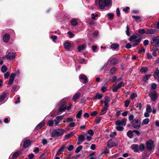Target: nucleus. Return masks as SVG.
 <instances>
[{
  "mask_svg": "<svg viewBox=\"0 0 159 159\" xmlns=\"http://www.w3.org/2000/svg\"><path fill=\"white\" fill-rule=\"evenodd\" d=\"M95 2L96 5L98 4L101 9H104L105 7L109 6L111 2L110 0H95Z\"/></svg>",
  "mask_w": 159,
  "mask_h": 159,
  "instance_id": "nucleus-1",
  "label": "nucleus"
},
{
  "mask_svg": "<svg viewBox=\"0 0 159 159\" xmlns=\"http://www.w3.org/2000/svg\"><path fill=\"white\" fill-rule=\"evenodd\" d=\"M64 130L62 129H57L52 132L51 136L56 139L61 138L63 135Z\"/></svg>",
  "mask_w": 159,
  "mask_h": 159,
  "instance_id": "nucleus-2",
  "label": "nucleus"
},
{
  "mask_svg": "<svg viewBox=\"0 0 159 159\" xmlns=\"http://www.w3.org/2000/svg\"><path fill=\"white\" fill-rule=\"evenodd\" d=\"M60 104L61 105L60 108L58 110V112L59 113L61 112L64 111L66 110H69L70 109L71 107V106L70 105L68 106L66 105L64 106L65 104V102L64 100H62L61 101Z\"/></svg>",
  "mask_w": 159,
  "mask_h": 159,
  "instance_id": "nucleus-3",
  "label": "nucleus"
},
{
  "mask_svg": "<svg viewBox=\"0 0 159 159\" xmlns=\"http://www.w3.org/2000/svg\"><path fill=\"white\" fill-rule=\"evenodd\" d=\"M141 121L138 119L134 120L131 122L132 127L135 129H138L141 127Z\"/></svg>",
  "mask_w": 159,
  "mask_h": 159,
  "instance_id": "nucleus-4",
  "label": "nucleus"
},
{
  "mask_svg": "<svg viewBox=\"0 0 159 159\" xmlns=\"http://www.w3.org/2000/svg\"><path fill=\"white\" fill-rule=\"evenodd\" d=\"M151 43L153 46L159 47V36L153 37L151 40Z\"/></svg>",
  "mask_w": 159,
  "mask_h": 159,
  "instance_id": "nucleus-5",
  "label": "nucleus"
},
{
  "mask_svg": "<svg viewBox=\"0 0 159 159\" xmlns=\"http://www.w3.org/2000/svg\"><path fill=\"white\" fill-rule=\"evenodd\" d=\"M146 148L149 152L151 151L154 148L153 142L150 140L146 143Z\"/></svg>",
  "mask_w": 159,
  "mask_h": 159,
  "instance_id": "nucleus-6",
  "label": "nucleus"
},
{
  "mask_svg": "<svg viewBox=\"0 0 159 159\" xmlns=\"http://www.w3.org/2000/svg\"><path fill=\"white\" fill-rule=\"evenodd\" d=\"M127 119L125 118H123L121 120H117L115 122L116 125L125 126L126 123Z\"/></svg>",
  "mask_w": 159,
  "mask_h": 159,
  "instance_id": "nucleus-7",
  "label": "nucleus"
},
{
  "mask_svg": "<svg viewBox=\"0 0 159 159\" xmlns=\"http://www.w3.org/2000/svg\"><path fill=\"white\" fill-rule=\"evenodd\" d=\"M118 142L117 140H113L112 139L109 140L107 143V145L109 148H111L117 145Z\"/></svg>",
  "mask_w": 159,
  "mask_h": 159,
  "instance_id": "nucleus-8",
  "label": "nucleus"
},
{
  "mask_svg": "<svg viewBox=\"0 0 159 159\" xmlns=\"http://www.w3.org/2000/svg\"><path fill=\"white\" fill-rule=\"evenodd\" d=\"M63 116H57L56 117V119L54 120V124L55 126H57L60 123V121L62 120Z\"/></svg>",
  "mask_w": 159,
  "mask_h": 159,
  "instance_id": "nucleus-9",
  "label": "nucleus"
},
{
  "mask_svg": "<svg viewBox=\"0 0 159 159\" xmlns=\"http://www.w3.org/2000/svg\"><path fill=\"white\" fill-rule=\"evenodd\" d=\"M15 57V56L13 52H9L7 56L4 57V58H6L7 59L10 60L14 58Z\"/></svg>",
  "mask_w": 159,
  "mask_h": 159,
  "instance_id": "nucleus-10",
  "label": "nucleus"
},
{
  "mask_svg": "<svg viewBox=\"0 0 159 159\" xmlns=\"http://www.w3.org/2000/svg\"><path fill=\"white\" fill-rule=\"evenodd\" d=\"M152 100L155 101L157 98V93L155 92H151L149 94Z\"/></svg>",
  "mask_w": 159,
  "mask_h": 159,
  "instance_id": "nucleus-11",
  "label": "nucleus"
},
{
  "mask_svg": "<svg viewBox=\"0 0 159 159\" xmlns=\"http://www.w3.org/2000/svg\"><path fill=\"white\" fill-rule=\"evenodd\" d=\"M31 142L29 139H27L23 142V147L24 148H28L31 144Z\"/></svg>",
  "mask_w": 159,
  "mask_h": 159,
  "instance_id": "nucleus-12",
  "label": "nucleus"
},
{
  "mask_svg": "<svg viewBox=\"0 0 159 159\" xmlns=\"http://www.w3.org/2000/svg\"><path fill=\"white\" fill-rule=\"evenodd\" d=\"M80 79L81 80L84 81V82H83V83L84 84H85L88 81L87 76L85 75H80Z\"/></svg>",
  "mask_w": 159,
  "mask_h": 159,
  "instance_id": "nucleus-13",
  "label": "nucleus"
},
{
  "mask_svg": "<svg viewBox=\"0 0 159 159\" xmlns=\"http://www.w3.org/2000/svg\"><path fill=\"white\" fill-rule=\"evenodd\" d=\"M15 75L14 74H11L10 75V78L8 84H12L14 80Z\"/></svg>",
  "mask_w": 159,
  "mask_h": 159,
  "instance_id": "nucleus-14",
  "label": "nucleus"
},
{
  "mask_svg": "<svg viewBox=\"0 0 159 159\" xmlns=\"http://www.w3.org/2000/svg\"><path fill=\"white\" fill-rule=\"evenodd\" d=\"M132 148L134 152H138L139 151V145L137 144H133Z\"/></svg>",
  "mask_w": 159,
  "mask_h": 159,
  "instance_id": "nucleus-15",
  "label": "nucleus"
},
{
  "mask_svg": "<svg viewBox=\"0 0 159 159\" xmlns=\"http://www.w3.org/2000/svg\"><path fill=\"white\" fill-rule=\"evenodd\" d=\"M138 36L137 34H133L130 36L129 38V40L130 41H133L134 43V41L137 39Z\"/></svg>",
  "mask_w": 159,
  "mask_h": 159,
  "instance_id": "nucleus-16",
  "label": "nucleus"
},
{
  "mask_svg": "<svg viewBox=\"0 0 159 159\" xmlns=\"http://www.w3.org/2000/svg\"><path fill=\"white\" fill-rule=\"evenodd\" d=\"M10 39V35L7 34H5L3 36V40L4 42L7 43Z\"/></svg>",
  "mask_w": 159,
  "mask_h": 159,
  "instance_id": "nucleus-17",
  "label": "nucleus"
},
{
  "mask_svg": "<svg viewBox=\"0 0 159 159\" xmlns=\"http://www.w3.org/2000/svg\"><path fill=\"white\" fill-rule=\"evenodd\" d=\"M141 38H139L137 39L136 40L134 41V43L133 44V47H135L138 45L140 42H141Z\"/></svg>",
  "mask_w": 159,
  "mask_h": 159,
  "instance_id": "nucleus-18",
  "label": "nucleus"
},
{
  "mask_svg": "<svg viewBox=\"0 0 159 159\" xmlns=\"http://www.w3.org/2000/svg\"><path fill=\"white\" fill-rule=\"evenodd\" d=\"M64 46L65 48L67 50H69L71 47V44L69 42H66L64 43Z\"/></svg>",
  "mask_w": 159,
  "mask_h": 159,
  "instance_id": "nucleus-19",
  "label": "nucleus"
},
{
  "mask_svg": "<svg viewBox=\"0 0 159 159\" xmlns=\"http://www.w3.org/2000/svg\"><path fill=\"white\" fill-rule=\"evenodd\" d=\"M86 47L85 44H84L78 46V51L80 52L81 50H84Z\"/></svg>",
  "mask_w": 159,
  "mask_h": 159,
  "instance_id": "nucleus-20",
  "label": "nucleus"
},
{
  "mask_svg": "<svg viewBox=\"0 0 159 159\" xmlns=\"http://www.w3.org/2000/svg\"><path fill=\"white\" fill-rule=\"evenodd\" d=\"M45 124V123L44 122H43L42 123H39L35 127V129L38 130L40 128H41Z\"/></svg>",
  "mask_w": 159,
  "mask_h": 159,
  "instance_id": "nucleus-21",
  "label": "nucleus"
},
{
  "mask_svg": "<svg viewBox=\"0 0 159 159\" xmlns=\"http://www.w3.org/2000/svg\"><path fill=\"white\" fill-rule=\"evenodd\" d=\"M149 121L150 120L149 119L146 118L143 120L141 125H146L149 122Z\"/></svg>",
  "mask_w": 159,
  "mask_h": 159,
  "instance_id": "nucleus-22",
  "label": "nucleus"
},
{
  "mask_svg": "<svg viewBox=\"0 0 159 159\" xmlns=\"http://www.w3.org/2000/svg\"><path fill=\"white\" fill-rule=\"evenodd\" d=\"M156 30L155 29H150L147 30L146 32V34H153L156 32Z\"/></svg>",
  "mask_w": 159,
  "mask_h": 159,
  "instance_id": "nucleus-23",
  "label": "nucleus"
},
{
  "mask_svg": "<svg viewBox=\"0 0 159 159\" xmlns=\"http://www.w3.org/2000/svg\"><path fill=\"white\" fill-rule=\"evenodd\" d=\"M80 95V93H76L73 97V100L75 102L76 101V99L79 97Z\"/></svg>",
  "mask_w": 159,
  "mask_h": 159,
  "instance_id": "nucleus-24",
  "label": "nucleus"
},
{
  "mask_svg": "<svg viewBox=\"0 0 159 159\" xmlns=\"http://www.w3.org/2000/svg\"><path fill=\"white\" fill-rule=\"evenodd\" d=\"M145 147L144 144L143 143H140L139 146V150L143 152L145 150Z\"/></svg>",
  "mask_w": 159,
  "mask_h": 159,
  "instance_id": "nucleus-25",
  "label": "nucleus"
},
{
  "mask_svg": "<svg viewBox=\"0 0 159 159\" xmlns=\"http://www.w3.org/2000/svg\"><path fill=\"white\" fill-rule=\"evenodd\" d=\"M64 148L65 147L64 146L61 147L58 150L57 152L56 155H58L60 154L62 152H63Z\"/></svg>",
  "mask_w": 159,
  "mask_h": 159,
  "instance_id": "nucleus-26",
  "label": "nucleus"
},
{
  "mask_svg": "<svg viewBox=\"0 0 159 159\" xmlns=\"http://www.w3.org/2000/svg\"><path fill=\"white\" fill-rule=\"evenodd\" d=\"M71 24L73 26H75L77 25L78 24V22L77 21V20L76 19H73L71 20Z\"/></svg>",
  "mask_w": 159,
  "mask_h": 159,
  "instance_id": "nucleus-27",
  "label": "nucleus"
},
{
  "mask_svg": "<svg viewBox=\"0 0 159 159\" xmlns=\"http://www.w3.org/2000/svg\"><path fill=\"white\" fill-rule=\"evenodd\" d=\"M133 131L132 130H129L127 133V136L130 138H132L133 137Z\"/></svg>",
  "mask_w": 159,
  "mask_h": 159,
  "instance_id": "nucleus-28",
  "label": "nucleus"
},
{
  "mask_svg": "<svg viewBox=\"0 0 159 159\" xmlns=\"http://www.w3.org/2000/svg\"><path fill=\"white\" fill-rule=\"evenodd\" d=\"M78 140L81 142H83L85 140V137L83 135H80L78 137Z\"/></svg>",
  "mask_w": 159,
  "mask_h": 159,
  "instance_id": "nucleus-29",
  "label": "nucleus"
},
{
  "mask_svg": "<svg viewBox=\"0 0 159 159\" xmlns=\"http://www.w3.org/2000/svg\"><path fill=\"white\" fill-rule=\"evenodd\" d=\"M6 97V93L5 92L2 93V94L0 96V101H3Z\"/></svg>",
  "mask_w": 159,
  "mask_h": 159,
  "instance_id": "nucleus-30",
  "label": "nucleus"
},
{
  "mask_svg": "<svg viewBox=\"0 0 159 159\" xmlns=\"http://www.w3.org/2000/svg\"><path fill=\"white\" fill-rule=\"evenodd\" d=\"M7 67L4 65L2 66L1 68L2 72L3 73L6 72L7 71Z\"/></svg>",
  "mask_w": 159,
  "mask_h": 159,
  "instance_id": "nucleus-31",
  "label": "nucleus"
},
{
  "mask_svg": "<svg viewBox=\"0 0 159 159\" xmlns=\"http://www.w3.org/2000/svg\"><path fill=\"white\" fill-rule=\"evenodd\" d=\"M102 97V94L97 93L94 97L95 99H101Z\"/></svg>",
  "mask_w": 159,
  "mask_h": 159,
  "instance_id": "nucleus-32",
  "label": "nucleus"
},
{
  "mask_svg": "<svg viewBox=\"0 0 159 159\" xmlns=\"http://www.w3.org/2000/svg\"><path fill=\"white\" fill-rule=\"evenodd\" d=\"M108 108L103 107L100 113V115H102L104 114L106 112Z\"/></svg>",
  "mask_w": 159,
  "mask_h": 159,
  "instance_id": "nucleus-33",
  "label": "nucleus"
},
{
  "mask_svg": "<svg viewBox=\"0 0 159 159\" xmlns=\"http://www.w3.org/2000/svg\"><path fill=\"white\" fill-rule=\"evenodd\" d=\"M146 111L147 112L150 113L152 111L151 107L149 105H148L146 109Z\"/></svg>",
  "mask_w": 159,
  "mask_h": 159,
  "instance_id": "nucleus-34",
  "label": "nucleus"
},
{
  "mask_svg": "<svg viewBox=\"0 0 159 159\" xmlns=\"http://www.w3.org/2000/svg\"><path fill=\"white\" fill-rule=\"evenodd\" d=\"M82 114V110H81L79 111L78 113H77L76 115V118L79 119L80 118L81 115Z\"/></svg>",
  "mask_w": 159,
  "mask_h": 159,
  "instance_id": "nucleus-35",
  "label": "nucleus"
},
{
  "mask_svg": "<svg viewBox=\"0 0 159 159\" xmlns=\"http://www.w3.org/2000/svg\"><path fill=\"white\" fill-rule=\"evenodd\" d=\"M110 61L112 64H115L117 63V61L116 58H113L111 59Z\"/></svg>",
  "mask_w": 159,
  "mask_h": 159,
  "instance_id": "nucleus-36",
  "label": "nucleus"
},
{
  "mask_svg": "<svg viewBox=\"0 0 159 159\" xmlns=\"http://www.w3.org/2000/svg\"><path fill=\"white\" fill-rule=\"evenodd\" d=\"M119 47V45L116 43H112L111 45V48L112 49H116Z\"/></svg>",
  "mask_w": 159,
  "mask_h": 159,
  "instance_id": "nucleus-37",
  "label": "nucleus"
},
{
  "mask_svg": "<svg viewBox=\"0 0 159 159\" xmlns=\"http://www.w3.org/2000/svg\"><path fill=\"white\" fill-rule=\"evenodd\" d=\"M130 28L128 27V26H126V35L128 36H130V34L129 32Z\"/></svg>",
  "mask_w": 159,
  "mask_h": 159,
  "instance_id": "nucleus-38",
  "label": "nucleus"
},
{
  "mask_svg": "<svg viewBox=\"0 0 159 159\" xmlns=\"http://www.w3.org/2000/svg\"><path fill=\"white\" fill-rule=\"evenodd\" d=\"M117 126L116 127V129L118 131H122L124 128L123 126L121 125H117Z\"/></svg>",
  "mask_w": 159,
  "mask_h": 159,
  "instance_id": "nucleus-39",
  "label": "nucleus"
},
{
  "mask_svg": "<svg viewBox=\"0 0 159 159\" xmlns=\"http://www.w3.org/2000/svg\"><path fill=\"white\" fill-rule=\"evenodd\" d=\"M73 135V133L70 132L65 135V138L66 139H68L70 137H72Z\"/></svg>",
  "mask_w": 159,
  "mask_h": 159,
  "instance_id": "nucleus-40",
  "label": "nucleus"
},
{
  "mask_svg": "<svg viewBox=\"0 0 159 159\" xmlns=\"http://www.w3.org/2000/svg\"><path fill=\"white\" fill-rule=\"evenodd\" d=\"M132 17L136 21L139 22L140 21V17L139 16H132Z\"/></svg>",
  "mask_w": 159,
  "mask_h": 159,
  "instance_id": "nucleus-41",
  "label": "nucleus"
},
{
  "mask_svg": "<svg viewBox=\"0 0 159 159\" xmlns=\"http://www.w3.org/2000/svg\"><path fill=\"white\" fill-rule=\"evenodd\" d=\"M159 75V70H157L155 72L153 76L155 78H157Z\"/></svg>",
  "mask_w": 159,
  "mask_h": 159,
  "instance_id": "nucleus-42",
  "label": "nucleus"
},
{
  "mask_svg": "<svg viewBox=\"0 0 159 159\" xmlns=\"http://www.w3.org/2000/svg\"><path fill=\"white\" fill-rule=\"evenodd\" d=\"M48 124L49 126H52L54 124V121L52 120H49L48 122Z\"/></svg>",
  "mask_w": 159,
  "mask_h": 159,
  "instance_id": "nucleus-43",
  "label": "nucleus"
},
{
  "mask_svg": "<svg viewBox=\"0 0 159 159\" xmlns=\"http://www.w3.org/2000/svg\"><path fill=\"white\" fill-rule=\"evenodd\" d=\"M148 70V69L147 67H143L140 70V71L141 72H144L146 73Z\"/></svg>",
  "mask_w": 159,
  "mask_h": 159,
  "instance_id": "nucleus-44",
  "label": "nucleus"
},
{
  "mask_svg": "<svg viewBox=\"0 0 159 159\" xmlns=\"http://www.w3.org/2000/svg\"><path fill=\"white\" fill-rule=\"evenodd\" d=\"M82 148V147L81 146H80L78 147L75 150V152L77 153L79 152Z\"/></svg>",
  "mask_w": 159,
  "mask_h": 159,
  "instance_id": "nucleus-45",
  "label": "nucleus"
},
{
  "mask_svg": "<svg viewBox=\"0 0 159 159\" xmlns=\"http://www.w3.org/2000/svg\"><path fill=\"white\" fill-rule=\"evenodd\" d=\"M137 97V94L136 93H133L131 94L130 96V98L132 99L133 100L136 97Z\"/></svg>",
  "mask_w": 159,
  "mask_h": 159,
  "instance_id": "nucleus-46",
  "label": "nucleus"
},
{
  "mask_svg": "<svg viewBox=\"0 0 159 159\" xmlns=\"http://www.w3.org/2000/svg\"><path fill=\"white\" fill-rule=\"evenodd\" d=\"M107 16H108V18L110 20H112L114 16V15L112 13H108L107 14Z\"/></svg>",
  "mask_w": 159,
  "mask_h": 159,
  "instance_id": "nucleus-47",
  "label": "nucleus"
},
{
  "mask_svg": "<svg viewBox=\"0 0 159 159\" xmlns=\"http://www.w3.org/2000/svg\"><path fill=\"white\" fill-rule=\"evenodd\" d=\"M134 118V116L133 115L131 114L129 115V116L128 119L130 122H132L133 120V119Z\"/></svg>",
  "mask_w": 159,
  "mask_h": 159,
  "instance_id": "nucleus-48",
  "label": "nucleus"
},
{
  "mask_svg": "<svg viewBox=\"0 0 159 159\" xmlns=\"http://www.w3.org/2000/svg\"><path fill=\"white\" fill-rule=\"evenodd\" d=\"M117 86H118V88H120L122 86H125V84L123 82L121 81L119 83Z\"/></svg>",
  "mask_w": 159,
  "mask_h": 159,
  "instance_id": "nucleus-49",
  "label": "nucleus"
},
{
  "mask_svg": "<svg viewBox=\"0 0 159 159\" xmlns=\"http://www.w3.org/2000/svg\"><path fill=\"white\" fill-rule=\"evenodd\" d=\"M92 17L91 18L93 20H96V18L98 16V15L97 14H95L94 13H93L91 14Z\"/></svg>",
  "mask_w": 159,
  "mask_h": 159,
  "instance_id": "nucleus-50",
  "label": "nucleus"
},
{
  "mask_svg": "<svg viewBox=\"0 0 159 159\" xmlns=\"http://www.w3.org/2000/svg\"><path fill=\"white\" fill-rule=\"evenodd\" d=\"M19 155V153L17 152L14 153L13 155V158H16Z\"/></svg>",
  "mask_w": 159,
  "mask_h": 159,
  "instance_id": "nucleus-51",
  "label": "nucleus"
},
{
  "mask_svg": "<svg viewBox=\"0 0 159 159\" xmlns=\"http://www.w3.org/2000/svg\"><path fill=\"white\" fill-rule=\"evenodd\" d=\"M157 86L156 84L153 83L151 85V89L152 90H155L156 89Z\"/></svg>",
  "mask_w": 159,
  "mask_h": 159,
  "instance_id": "nucleus-52",
  "label": "nucleus"
},
{
  "mask_svg": "<svg viewBox=\"0 0 159 159\" xmlns=\"http://www.w3.org/2000/svg\"><path fill=\"white\" fill-rule=\"evenodd\" d=\"M88 133L90 135L93 136L94 134V132L93 130L92 129H90L89 130L88 132Z\"/></svg>",
  "mask_w": 159,
  "mask_h": 159,
  "instance_id": "nucleus-53",
  "label": "nucleus"
},
{
  "mask_svg": "<svg viewBox=\"0 0 159 159\" xmlns=\"http://www.w3.org/2000/svg\"><path fill=\"white\" fill-rule=\"evenodd\" d=\"M10 73L9 72H7L4 75V77L5 79H7L9 76Z\"/></svg>",
  "mask_w": 159,
  "mask_h": 159,
  "instance_id": "nucleus-54",
  "label": "nucleus"
},
{
  "mask_svg": "<svg viewBox=\"0 0 159 159\" xmlns=\"http://www.w3.org/2000/svg\"><path fill=\"white\" fill-rule=\"evenodd\" d=\"M130 102L128 100H126L125 101V107H127L129 106Z\"/></svg>",
  "mask_w": 159,
  "mask_h": 159,
  "instance_id": "nucleus-55",
  "label": "nucleus"
},
{
  "mask_svg": "<svg viewBox=\"0 0 159 159\" xmlns=\"http://www.w3.org/2000/svg\"><path fill=\"white\" fill-rule=\"evenodd\" d=\"M146 32L145 31V30L144 29H139V33L141 34H143L144 33L146 34Z\"/></svg>",
  "mask_w": 159,
  "mask_h": 159,
  "instance_id": "nucleus-56",
  "label": "nucleus"
},
{
  "mask_svg": "<svg viewBox=\"0 0 159 159\" xmlns=\"http://www.w3.org/2000/svg\"><path fill=\"white\" fill-rule=\"evenodd\" d=\"M119 89L117 86H115L113 87L112 90L114 92H116Z\"/></svg>",
  "mask_w": 159,
  "mask_h": 159,
  "instance_id": "nucleus-57",
  "label": "nucleus"
},
{
  "mask_svg": "<svg viewBox=\"0 0 159 159\" xmlns=\"http://www.w3.org/2000/svg\"><path fill=\"white\" fill-rule=\"evenodd\" d=\"M105 101H104V102H107L109 103V102L110 101V99L109 97H108V96H106L105 97Z\"/></svg>",
  "mask_w": 159,
  "mask_h": 159,
  "instance_id": "nucleus-58",
  "label": "nucleus"
},
{
  "mask_svg": "<svg viewBox=\"0 0 159 159\" xmlns=\"http://www.w3.org/2000/svg\"><path fill=\"white\" fill-rule=\"evenodd\" d=\"M116 132H114L111 133L110 134V136L111 137H113L116 136Z\"/></svg>",
  "mask_w": 159,
  "mask_h": 159,
  "instance_id": "nucleus-59",
  "label": "nucleus"
},
{
  "mask_svg": "<svg viewBox=\"0 0 159 159\" xmlns=\"http://www.w3.org/2000/svg\"><path fill=\"white\" fill-rule=\"evenodd\" d=\"M151 76V75H147L143 78V80H147Z\"/></svg>",
  "mask_w": 159,
  "mask_h": 159,
  "instance_id": "nucleus-60",
  "label": "nucleus"
},
{
  "mask_svg": "<svg viewBox=\"0 0 159 159\" xmlns=\"http://www.w3.org/2000/svg\"><path fill=\"white\" fill-rule=\"evenodd\" d=\"M39 148H36L34 150V152L35 153L37 154L39 152Z\"/></svg>",
  "mask_w": 159,
  "mask_h": 159,
  "instance_id": "nucleus-61",
  "label": "nucleus"
},
{
  "mask_svg": "<svg viewBox=\"0 0 159 159\" xmlns=\"http://www.w3.org/2000/svg\"><path fill=\"white\" fill-rule=\"evenodd\" d=\"M97 113L98 112L96 111H94L91 113V115L93 116H94L97 115Z\"/></svg>",
  "mask_w": 159,
  "mask_h": 159,
  "instance_id": "nucleus-62",
  "label": "nucleus"
},
{
  "mask_svg": "<svg viewBox=\"0 0 159 159\" xmlns=\"http://www.w3.org/2000/svg\"><path fill=\"white\" fill-rule=\"evenodd\" d=\"M149 43V41L148 40H145L143 42V45L145 46H147L148 45Z\"/></svg>",
  "mask_w": 159,
  "mask_h": 159,
  "instance_id": "nucleus-63",
  "label": "nucleus"
},
{
  "mask_svg": "<svg viewBox=\"0 0 159 159\" xmlns=\"http://www.w3.org/2000/svg\"><path fill=\"white\" fill-rule=\"evenodd\" d=\"M74 148V147L72 145H70L69 147L68 148V150L69 151H72Z\"/></svg>",
  "mask_w": 159,
  "mask_h": 159,
  "instance_id": "nucleus-64",
  "label": "nucleus"
}]
</instances>
